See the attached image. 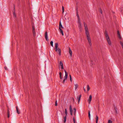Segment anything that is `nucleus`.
Returning a JSON list of instances; mask_svg holds the SVG:
<instances>
[{
	"label": "nucleus",
	"instance_id": "38",
	"mask_svg": "<svg viewBox=\"0 0 123 123\" xmlns=\"http://www.w3.org/2000/svg\"><path fill=\"white\" fill-rule=\"evenodd\" d=\"M57 100H56L55 102V105L57 106Z\"/></svg>",
	"mask_w": 123,
	"mask_h": 123
},
{
	"label": "nucleus",
	"instance_id": "10",
	"mask_svg": "<svg viewBox=\"0 0 123 123\" xmlns=\"http://www.w3.org/2000/svg\"><path fill=\"white\" fill-rule=\"evenodd\" d=\"M35 29L34 28L33 26L32 27V32L33 34V35L34 36H35L36 35V32L35 31Z\"/></svg>",
	"mask_w": 123,
	"mask_h": 123
},
{
	"label": "nucleus",
	"instance_id": "48",
	"mask_svg": "<svg viewBox=\"0 0 123 123\" xmlns=\"http://www.w3.org/2000/svg\"><path fill=\"white\" fill-rule=\"evenodd\" d=\"M92 64H92H92H91V66H92Z\"/></svg>",
	"mask_w": 123,
	"mask_h": 123
},
{
	"label": "nucleus",
	"instance_id": "21",
	"mask_svg": "<svg viewBox=\"0 0 123 123\" xmlns=\"http://www.w3.org/2000/svg\"><path fill=\"white\" fill-rule=\"evenodd\" d=\"M75 90H76L78 86V85L77 84H75Z\"/></svg>",
	"mask_w": 123,
	"mask_h": 123
},
{
	"label": "nucleus",
	"instance_id": "44",
	"mask_svg": "<svg viewBox=\"0 0 123 123\" xmlns=\"http://www.w3.org/2000/svg\"><path fill=\"white\" fill-rule=\"evenodd\" d=\"M5 70H7V68L6 67H5Z\"/></svg>",
	"mask_w": 123,
	"mask_h": 123
},
{
	"label": "nucleus",
	"instance_id": "17",
	"mask_svg": "<svg viewBox=\"0 0 123 123\" xmlns=\"http://www.w3.org/2000/svg\"><path fill=\"white\" fill-rule=\"evenodd\" d=\"M7 117L9 118L10 117V111L9 110H7Z\"/></svg>",
	"mask_w": 123,
	"mask_h": 123
},
{
	"label": "nucleus",
	"instance_id": "3",
	"mask_svg": "<svg viewBox=\"0 0 123 123\" xmlns=\"http://www.w3.org/2000/svg\"><path fill=\"white\" fill-rule=\"evenodd\" d=\"M78 27H79L80 30L81 31L82 29V26L81 22L80 20L78 21Z\"/></svg>",
	"mask_w": 123,
	"mask_h": 123
},
{
	"label": "nucleus",
	"instance_id": "34",
	"mask_svg": "<svg viewBox=\"0 0 123 123\" xmlns=\"http://www.w3.org/2000/svg\"><path fill=\"white\" fill-rule=\"evenodd\" d=\"M108 123H112V122L110 120H109L108 121Z\"/></svg>",
	"mask_w": 123,
	"mask_h": 123
},
{
	"label": "nucleus",
	"instance_id": "16",
	"mask_svg": "<svg viewBox=\"0 0 123 123\" xmlns=\"http://www.w3.org/2000/svg\"><path fill=\"white\" fill-rule=\"evenodd\" d=\"M59 32L61 33L62 36L64 35L63 31L62 29H60V30H59Z\"/></svg>",
	"mask_w": 123,
	"mask_h": 123
},
{
	"label": "nucleus",
	"instance_id": "2",
	"mask_svg": "<svg viewBox=\"0 0 123 123\" xmlns=\"http://www.w3.org/2000/svg\"><path fill=\"white\" fill-rule=\"evenodd\" d=\"M64 71L65 73V76L64 77V79L62 82V83H64L65 80H67L68 76V73L65 70H64Z\"/></svg>",
	"mask_w": 123,
	"mask_h": 123
},
{
	"label": "nucleus",
	"instance_id": "30",
	"mask_svg": "<svg viewBox=\"0 0 123 123\" xmlns=\"http://www.w3.org/2000/svg\"><path fill=\"white\" fill-rule=\"evenodd\" d=\"M60 64L61 66H63L62 63L61 61H60Z\"/></svg>",
	"mask_w": 123,
	"mask_h": 123
},
{
	"label": "nucleus",
	"instance_id": "46",
	"mask_svg": "<svg viewBox=\"0 0 123 123\" xmlns=\"http://www.w3.org/2000/svg\"><path fill=\"white\" fill-rule=\"evenodd\" d=\"M72 99H73V101H74V98H72Z\"/></svg>",
	"mask_w": 123,
	"mask_h": 123
},
{
	"label": "nucleus",
	"instance_id": "42",
	"mask_svg": "<svg viewBox=\"0 0 123 123\" xmlns=\"http://www.w3.org/2000/svg\"><path fill=\"white\" fill-rule=\"evenodd\" d=\"M107 42H108V41H110V38L109 39H108L107 40Z\"/></svg>",
	"mask_w": 123,
	"mask_h": 123
},
{
	"label": "nucleus",
	"instance_id": "15",
	"mask_svg": "<svg viewBox=\"0 0 123 123\" xmlns=\"http://www.w3.org/2000/svg\"><path fill=\"white\" fill-rule=\"evenodd\" d=\"M76 15L77 17L78 21L80 20L79 17V15L78 14V11H77L76 12Z\"/></svg>",
	"mask_w": 123,
	"mask_h": 123
},
{
	"label": "nucleus",
	"instance_id": "35",
	"mask_svg": "<svg viewBox=\"0 0 123 123\" xmlns=\"http://www.w3.org/2000/svg\"><path fill=\"white\" fill-rule=\"evenodd\" d=\"M70 81L72 82V77L70 75Z\"/></svg>",
	"mask_w": 123,
	"mask_h": 123
},
{
	"label": "nucleus",
	"instance_id": "6",
	"mask_svg": "<svg viewBox=\"0 0 123 123\" xmlns=\"http://www.w3.org/2000/svg\"><path fill=\"white\" fill-rule=\"evenodd\" d=\"M92 96L91 95H90L89 96V99L87 100V101L88 102L89 104H90V103L91 101L92 100Z\"/></svg>",
	"mask_w": 123,
	"mask_h": 123
},
{
	"label": "nucleus",
	"instance_id": "24",
	"mask_svg": "<svg viewBox=\"0 0 123 123\" xmlns=\"http://www.w3.org/2000/svg\"><path fill=\"white\" fill-rule=\"evenodd\" d=\"M73 110H74V115H75V112H76V108H74Z\"/></svg>",
	"mask_w": 123,
	"mask_h": 123
},
{
	"label": "nucleus",
	"instance_id": "22",
	"mask_svg": "<svg viewBox=\"0 0 123 123\" xmlns=\"http://www.w3.org/2000/svg\"><path fill=\"white\" fill-rule=\"evenodd\" d=\"M88 117L89 118V119H90V111H88Z\"/></svg>",
	"mask_w": 123,
	"mask_h": 123
},
{
	"label": "nucleus",
	"instance_id": "41",
	"mask_svg": "<svg viewBox=\"0 0 123 123\" xmlns=\"http://www.w3.org/2000/svg\"><path fill=\"white\" fill-rule=\"evenodd\" d=\"M100 13H101V14H102V10L101 9H100Z\"/></svg>",
	"mask_w": 123,
	"mask_h": 123
},
{
	"label": "nucleus",
	"instance_id": "13",
	"mask_svg": "<svg viewBox=\"0 0 123 123\" xmlns=\"http://www.w3.org/2000/svg\"><path fill=\"white\" fill-rule=\"evenodd\" d=\"M69 52L70 54V56L71 57L72 56V52L70 48H69Z\"/></svg>",
	"mask_w": 123,
	"mask_h": 123
},
{
	"label": "nucleus",
	"instance_id": "7",
	"mask_svg": "<svg viewBox=\"0 0 123 123\" xmlns=\"http://www.w3.org/2000/svg\"><path fill=\"white\" fill-rule=\"evenodd\" d=\"M55 51L59 53L60 55H61V49L59 48L55 50Z\"/></svg>",
	"mask_w": 123,
	"mask_h": 123
},
{
	"label": "nucleus",
	"instance_id": "11",
	"mask_svg": "<svg viewBox=\"0 0 123 123\" xmlns=\"http://www.w3.org/2000/svg\"><path fill=\"white\" fill-rule=\"evenodd\" d=\"M85 30L86 31V33H89V31H88V28L87 27V26H86L85 27Z\"/></svg>",
	"mask_w": 123,
	"mask_h": 123
},
{
	"label": "nucleus",
	"instance_id": "45",
	"mask_svg": "<svg viewBox=\"0 0 123 123\" xmlns=\"http://www.w3.org/2000/svg\"><path fill=\"white\" fill-rule=\"evenodd\" d=\"M84 91H85H85H86V89H85V88L84 87Z\"/></svg>",
	"mask_w": 123,
	"mask_h": 123
},
{
	"label": "nucleus",
	"instance_id": "29",
	"mask_svg": "<svg viewBox=\"0 0 123 123\" xmlns=\"http://www.w3.org/2000/svg\"><path fill=\"white\" fill-rule=\"evenodd\" d=\"M90 88L89 86L88 85H87V90L88 91H89L90 89Z\"/></svg>",
	"mask_w": 123,
	"mask_h": 123
},
{
	"label": "nucleus",
	"instance_id": "33",
	"mask_svg": "<svg viewBox=\"0 0 123 123\" xmlns=\"http://www.w3.org/2000/svg\"><path fill=\"white\" fill-rule=\"evenodd\" d=\"M117 109L116 108H115V112L116 113H117Z\"/></svg>",
	"mask_w": 123,
	"mask_h": 123
},
{
	"label": "nucleus",
	"instance_id": "18",
	"mask_svg": "<svg viewBox=\"0 0 123 123\" xmlns=\"http://www.w3.org/2000/svg\"><path fill=\"white\" fill-rule=\"evenodd\" d=\"M98 119V117L97 116H96V123H97Z\"/></svg>",
	"mask_w": 123,
	"mask_h": 123
},
{
	"label": "nucleus",
	"instance_id": "8",
	"mask_svg": "<svg viewBox=\"0 0 123 123\" xmlns=\"http://www.w3.org/2000/svg\"><path fill=\"white\" fill-rule=\"evenodd\" d=\"M81 96V95H79V97H77V99L78 100V103H79V102L80 101Z\"/></svg>",
	"mask_w": 123,
	"mask_h": 123
},
{
	"label": "nucleus",
	"instance_id": "19",
	"mask_svg": "<svg viewBox=\"0 0 123 123\" xmlns=\"http://www.w3.org/2000/svg\"><path fill=\"white\" fill-rule=\"evenodd\" d=\"M59 75H60V78L62 79V73L60 72L59 73Z\"/></svg>",
	"mask_w": 123,
	"mask_h": 123
},
{
	"label": "nucleus",
	"instance_id": "5",
	"mask_svg": "<svg viewBox=\"0 0 123 123\" xmlns=\"http://www.w3.org/2000/svg\"><path fill=\"white\" fill-rule=\"evenodd\" d=\"M44 36L46 40L48 41L49 40V39L48 38V35L47 32H45Z\"/></svg>",
	"mask_w": 123,
	"mask_h": 123
},
{
	"label": "nucleus",
	"instance_id": "23",
	"mask_svg": "<svg viewBox=\"0 0 123 123\" xmlns=\"http://www.w3.org/2000/svg\"><path fill=\"white\" fill-rule=\"evenodd\" d=\"M65 113L66 115V116L67 114V111L66 109L65 110Z\"/></svg>",
	"mask_w": 123,
	"mask_h": 123
},
{
	"label": "nucleus",
	"instance_id": "14",
	"mask_svg": "<svg viewBox=\"0 0 123 123\" xmlns=\"http://www.w3.org/2000/svg\"><path fill=\"white\" fill-rule=\"evenodd\" d=\"M61 28H63V27L62 26L61 23L60 21L59 23V30H60V29H61Z\"/></svg>",
	"mask_w": 123,
	"mask_h": 123
},
{
	"label": "nucleus",
	"instance_id": "37",
	"mask_svg": "<svg viewBox=\"0 0 123 123\" xmlns=\"http://www.w3.org/2000/svg\"><path fill=\"white\" fill-rule=\"evenodd\" d=\"M120 43L121 45L122 46H123V43L121 41H120Z\"/></svg>",
	"mask_w": 123,
	"mask_h": 123
},
{
	"label": "nucleus",
	"instance_id": "9",
	"mask_svg": "<svg viewBox=\"0 0 123 123\" xmlns=\"http://www.w3.org/2000/svg\"><path fill=\"white\" fill-rule=\"evenodd\" d=\"M58 46H59V45L58 43H55V50L59 48L58 47Z\"/></svg>",
	"mask_w": 123,
	"mask_h": 123
},
{
	"label": "nucleus",
	"instance_id": "31",
	"mask_svg": "<svg viewBox=\"0 0 123 123\" xmlns=\"http://www.w3.org/2000/svg\"><path fill=\"white\" fill-rule=\"evenodd\" d=\"M73 121L74 123H76V121H75V118L74 117L73 118Z\"/></svg>",
	"mask_w": 123,
	"mask_h": 123
},
{
	"label": "nucleus",
	"instance_id": "32",
	"mask_svg": "<svg viewBox=\"0 0 123 123\" xmlns=\"http://www.w3.org/2000/svg\"><path fill=\"white\" fill-rule=\"evenodd\" d=\"M62 13H63L64 12V8L63 6H62Z\"/></svg>",
	"mask_w": 123,
	"mask_h": 123
},
{
	"label": "nucleus",
	"instance_id": "12",
	"mask_svg": "<svg viewBox=\"0 0 123 123\" xmlns=\"http://www.w3.org/2000/svg\"><path fill=\"white\" fill-rule=\"evenodd\" d=\"M117 35L118 36V37L119 38L121 39V37L120 36V34L119 31H117Z\"/></svg>",
	"mask_w": 123,
	"mask_h": 123
},
{
	"label": "nucleus",
	"instance_id": "47",
	"mask_svg": "<svg viewBox=\"0 0 123 123\" xmlns=\"http://www.w3.org/2000/svg\"><path fill=\"white\" fill-rule=\"evenodd\" d=\"M15 7H14V9H13V10H14V11H15Z\"/></svg>",
	"mask_w": 123,
	"mask_h": 123
},
{
	"label": "nucleus",
	"instance_id": "43",
	"mask_svg": "<svg viewBox=\"0 0 123 123\" xmlns=\"http://www.w3.org/2000/svg\"><path fill=\"white\" fill-rule=\"evenodd\" d=\"M61 66V68H62V69H63V66Z\"/></svg>",
	"mask_w": 123,
	"mask_h": 123
},
{
	"label": "nucleus",
	"instance_id": "26",
	"mask_svg": "<svg viewBox=\"0 0 123 123\" xmlns=\"http://www.w3.org/2000/svg\"><path fill=\"white\" fill-rule=\"evenodd\" d=\"M50 44L51 45V46L52 47H53V42L52 41H51L50 42Z\"/></svg>",
	"mask_w": 123,
	"mask_h": 123
},
{
	"label": "nucleus",
	"instance_id": "36",
	"mask_svg": "<svg viewBox=\"0 0 123 123\" xmlns=\"http://www.w3.org/2000/svg\"><path fill=\"white\" fill-rule=\"evenodd\" d=\"M83 23H84V27L87 26V25L86 24V23H85V22H84Z\"/></svg>",
	"mask_w": 123,
	"mask_h": 123
},
{
	"label": "nucleus",
	"instance_id": "40",
	"mask_svg": "<svg viewBox=\"0 0 123 123\" xmlns=\"http://www.w3.org/2000/svg\"><path fill=\"white\" fill-rule=\"evenodd\" d=\"M13 14L14 16H15V17H16V14H15V12H13Z\"/></svg>",
	"mask_w": 123,
	"mask_h": 123
},
{
	"label": "nucleus",
	"instance_id": "25",
	"mask_svg": "<svg viewBox=\"0 0 123 123\" xmlns=\"http://www.w3.org/2000/svg\"><path fill=\"white\" fill-rule=\"evenodd\" d=\"M70 111H72V108L71 105H70L69 106Z\"/></svg>",
	"mask_w": 123,
	"mask_h": 123
},
{
	"label": "nucleus",
	"instance_id": "28",
	"mask_svg": "<svg viewBox=\"0 0 123 123\" xmlns=\"http://www.w3.org/2000/svg\"><path fill=\"white\" fill-rule=\"evenodd\" d=\"M66 118H67V117H66V116L64 117V122H65L66 121Z\"/></svg>",
	"mask_w": 123,
	"mask_h": 123
},
{
	"label": "nucleus",
	"instance_id": "39",
	"mask_svg": "<svg viewBox=\"0 0 123 123\" xmlns=\"http://www.w3.org/2000/svg\"><path fill=\"white\" fill-rule=\"evenodd\" d=\"M70 112L71 115H72L73 111H70Z\"/></svg>",
	"mask_w": 123,
	"mask_h": 123
},
{
	"label": "nucleus",
	"instance_id": "27",
	"mask_svg": "<svg viewBox=\"0 0 123 123\" xmlns=\"http://www.w3.org/2000/svg\"><path fill=\"white\" fill-rule=\"evenodd\" d=\"M108 42V44L110 45H111V40L109 41H108V42Z\"/></svg>",
	"mask_w": 123,
	"mask_h": 123
},
{
	"label": "nucleus",
	"instance_id": "4",
	"mask_svg": "<svg viewBox=\"0 0 123 123\" xmlns=\"http://www.w3.org/2000/svg\"><path fill=\"white\" fill-rule=\"evenodd\" d=\"M104 33L105 36L106 40H107L110 39V38L108 35L107 31H105V32Z\"/></svg>",
	"mask_w": 123,
	"mask_h": 123
},
{
	"label": "nucleus",
	"instance_id": "20",
	"mask_svg": "<svg viewBox=\"0 0 123 123\" xmlns=\"http://www.w3.org/2000/svg\"><path fill=\"white\" fill-rule=\"evenodd\" d=\"M16 111H17V112L18 114H19L20 113V112L18 110V107L17 106L16 107Z\"/></svg>",
	"mask_w": 123,
	"mask_h": 123
},
{
	"label": "nucleus",
	"instance_id": "1",
	"mask_svg": "<svg viewBox=\"0 0 123 123\" xmlns=\"http://www.w3.org/2000/svg\"><path fill=\"white\" fill-rule=\"evenodd\" d=\"M86 36L88 40L89 44L90 45V46H91L92 43L91 42V40L90 36L89 34V33H86Z\"/></svg>",
	"mask_w": 123,
	"mask_h": 123
}]
</instances>
